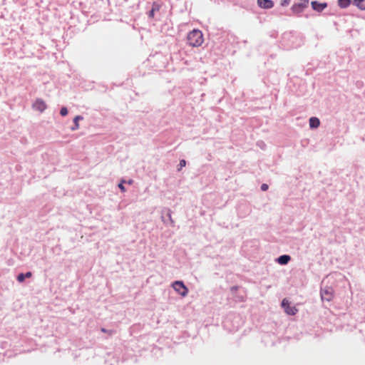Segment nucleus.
Wrapping results in <instances>:
<instances>
[{
    "mask_svg": "<svg viewBox=\"0 0 365 365\" xmlns=\"http://www.w3.org/2000/svg\"><path fill=\"white\" fill-rule=\"evenodd\" d=\"M282 44L286 48H292L300 45L302 39L293 32H287L282 35Z\"/></svg>",
    "mask_w": 365,
    "mask_h": 365,
    "instance_id": "f257e3e1",
    "label": "nucleus"
},
{
    "mask_svg": "<svg viewBox=\"0 0 365 365\" xmlns=\"http://www.w3.org/2000/svg\"><path fill=\"white\" fill-rule=\"evenodd\" d=\"M187 41L190 46L198 47L203 42L202 33L198 29H194L188 33Z\"/></svg>",
    "mask_w": 365,
    "mask_h": 365,
    "instance_id": "f03ea898",
    "label": "nucleus"
},
{
    "mask_svg": "<svg viewBox=\"0 0 365 365\" xmlns=\"http://www.w3.org/2000/svg\"><path fill=\"white\" fill-rule=\"evenodd\" d=\"M172 287L182 297H186L188 294V289L182 281L174 282Z\"/></svg>",
    "mask_w": 365,
    "mask_h": 365,
    "instance_id": "7ed1b4c3",
    "label": "nucleus"
},
{
    "mask_svg": "<svg viewBox=\"0 0 365 365\" xmlns=\"http://www.w3.org/2000/svg\"><path fill=\"white\" fill-rule=\"evenodd\" d=\"M309 0H300V2L295 3L292 6V11L295 14H300L308 7Z\"/></svg>",
    "mask_w": 365,
    "mask_h": 365,
    "instance_id": "20e7f679",
    "label": "nucleus"
},
{
    "mask_svg": "<svg viewBox=\"0 0 365 365\" xmlns=\"http://www.w3.org/2000/svg\"><path fill=\"white\" fill-rule=\"evenodd\" d=\"M321 297L322 300L329 302L334 296V291L331 287H326L321 289Z\"/></svg>",
    "mask_w": 365,
    "mask_h": 365,
    "instance_id": "39448f33",
    "label": "nucleus"
},
{
    "mask_svg": "<svg viewBox=\"0 0 365 365\" xmlns=\"http://www.w3.org/2000/svg\"><path fill=\"white\" fill-rule=\"evenodd\" d=\"M282 307L284 308V312L291 316L295 315L297 312V309L295 307H292L290 303L287 299H284L282 302Z\"/></svg>",
    "mask_w": 365,
    "mask_h": 365,
    "instance_id": "423d86ee",
    "label": "nucleus"
},
{
    "mask_svg": "<svg viewBox=\"0 0 365 365\" xmlns=\"http://www.w3.org/2000/svg\"><path fill=\"white\" fill-rule=\"evenodd\" d=\"M33 108L40 112H43L46 109V103L41 98H38L33 103Z\"/></svg>",
    "mask_w": 365,
    "mask_h": 365,
    "instance_id": "0eeeda50",
    "label": "nucleus"
},
{
    "mask_svg": "<svg viewBox=\"0 0 365 365\" xmlns=\"http://www.w3.org/2000/svg\"><path fill=\"white\" fill-rule=\"evenodd\" d=\"M257 5L262 9H269L274 6V1L272 0H257Z\"/></svg>",
    "mask_w": 365,
    "mask_h": 365,
    "instance_id": "6e6552de",
    "label": "nucleus"
},
{
    "mask_svg": "<svg viewBox=\"0 0 365 365\" xmlns=\"http://www.w3.org/2000/svg\"><path fill=\"white\" fill-rule=\"evenodd\" d=\"M311 5L312 9L318 12L322 11L327 6V3H319L317 1H312Z\"/></svg>",
    "mask_w": 365,
    "mask_h": 365,
    "instance_id": "1a4fd4ad",
    "label": "nucleus"
},
{
    "mask_svg": "<svg viewBox=\"0 0 365 365\" xmlns=\"http://www.w3.org/2000/svg\"><path fill=\"white\" fill-rule=\"evenodd\" d=\"M291 259V257L289 255H284L279 257L277 259V262L280 264H287L289 260Z\"/></svg>",
    "mask_w": 365,
    "mask_h": 365,
    "instance_id": "9d476101",
    "label": "nucleus"
},
{
    "mask_svg": "<svg viewBox=\"0 0 365 365\" xmlns=\"http://www.w3.org/2000/svg\"><path fill=\"white\" fill-rule=\"evenodd\" d=\"M309 127L311 128H317L320 125L319 120L316 117H312L309 118Z\"/></svg>",
    "mask_w": 365,
    "mask_h": 365,
    "instance_id": "9b49d317",
    "label": "nucleus"
},
{
    "mask_svg": "<svg viewBox=\"0 0 365 365\" xmlns=\"http://www.w3.org/2000/svg\"><path fill=\"white\" fill-rule=\"evenodd\" d=\"M32 276V273L31 272H27L26 273H20L16 279L19 282L21 283L24 281L26 278H30Z\"/></svg>",
    "mask_w": 365,
    "mask_h": 365,
    "instance_id": "f8f14e48",
    "label": "nucleus"
},
{
    "mask_svg": "<svg viewBox=\"0 0 365 365\" xmlns=\"http://www.w3.org/2000/svg\"><path fill=\"white\" fill-rule=\"evenodd\" d=\"M352 3L358 9L365 10V0H352Z\"/></svg>",
    "mask_w": 365,
    "mask_h": 365,
    "instance_id": "ddd939ff",
    "label": "nucleus"
},
{
    "mask_svg": "<svg viewBox=\"0 0 365 365\" xmlns=\"http://www.w3.org/2000/svg\"><path fill=\"white\" fill-rule=\"evenodd\" d=\"M83 117L81 115H76L73 119V126L71 127V130H76L79 128L78 120H82Z\"/></svg>",
    "mask_w": 365,
    "mask_h": 365,
    "instance_id": "4468645a",
    "label": "nucleus"
},
{
    "mask_svg": "<svg viewBox=\"0 0 365 365\" xmlns=\"http://www.w3.org/2000/svg\"><path fill=\"white\" fill-rule=\"evenodd\" d=\"M351 0H338V5L342 9L347 8L350 6Z\"/></svg>",
    "mask_w": 365,
    "mask_h": 365,
    "instance_id": "2eb2a0df",
    "label": "nucleus"
},
{
    "mask_svg": "<svg viewBox=\"0 0 365 365\" xmlns=\"http://www.w3.org/2000/svg\"><path fill=\"white\" fill-rule=\"evenodd\" d=\"M159 10V7L158 5H153L152 9L149 11L148 13V16L150 18H153L154 17V14H155V12L156 11H158Z\"/></svg>",
    "mask_w": 365,
    "mask_h": 365,
    "instance_id": "dca6fc26",
    "label": "nucleus"
},
{
    "mask_svg": "<svg viewBox=\"0 0 365 365\" xmlns=\"http://www.w3.org/2000/svg\"><path fill=\"white\" fill-rule=\"evenodd\" d=\"M185 165H186V160H184V159L180 160V163H179V165H178L179 168H178V170H180Z\"/></svg>",
    "mask_w": 365,
    "mask_h": 365,
    "instance_id": "f3484780",
    "label": "nucleus"
},
{
    "mask_svg": "<svg viewBox=\"0 0 365 365\" xmlns=\"http://www.w3.org/2000/svg\"><path fill=\"white\" fill-rule=\"evenodd\" d=\"M60 114L62 116H66L68 114V109L66 107H62L60 110Z\"/></svg>",
    "mask_w": 365,
    "mask_h": 365,
    "instance_id": "a211bd4d",
    "label": "nucleus"
},
{
    "mask_svg": "<svg viewBox=\"0 0 365 365\" xmlns=\"http://www.w3.org/2000/svg\"><path fill=\"white\" fill-rule=\"evenodd\" d=\"M125 180H122L120 183L118 184V187L122 192H125L126 191L125 187L123 185Z\"/></svg>",
    "mask_w": 365,
    "mask_h": 365,
    "instance_id": "6ab92c4d",
    "label": "nucleus"
},
{
    "mask_svg": "<svg viewBox=\"0 0 365 365\" xmlns=\"http://www.w3.org/2000/svg\"><path fill=\"white\" fill-rule=\"evenodd\" d=\"M290 3V0H281L280 5L282 6H288Z\"/></svg>",
    "mask_w": 365,
    "mask_h": 365,
    "instance_id": "aec40b11",
    "label": "nucleus"
},
{
    "mask_svg": "<svg viewBox=\"0 0 365 365\" xmlns=\"http://www.w3.org/2000/svg\"><path fill=\"white\" fill-rule=\"evenodd\" d=\"M268 189V185L267 184H262L261 185V190L262 191H266Z\"/></svg>",
    "mask_w": 365,
    "mask_h": 365,
    "instance_id": "412c9836",
    "label": "nucleus"
},
{
    "mask_svg": "<svg viewBox=\"0 0 365 365\" xmlns=\"http://www.w3.org/2000/svg\"><path fill=\"white\" fill-rule=\"evenodd\" d=\"M101 331H102V332H104V333H110V334H111V332H112L111 331H108V330H107V329H106L105 328H102V329H101Z\"/></svg>",
    "mask_w": 365,
    "mask_h": 365,
    "instance_id": "4be33fe9",
    "label": "nucleus"
},
{
    "mask_svg": "<svg viewBox=\"0 0 365 365\" xmlns=\"http://www.w3.org/2000/svg\"><path fill=\"white\" fill-rule=\"evenodd\" d=\"M168 216H169V218H170V220L171 222H173V220H172V219H171V215H170V213H168Z\"/></svg>",
    "mask_w": 365,
    "mask_h": 365,
    "instance_id": "5701e85b",
    "label": "nucleus"
},
{
    "mask_svg": "<svg viewBox=\"0 0 365 365\" xmlns=\"http://www.w3.org/2000/svg\"><path fill=\"white\" fill-rule=\"evenodd\" d=\"M229 319H227L225 322V325L227 326V323L228 322Z\"/></svg>",
    "mask_w": 365,
    "mask_h": 365,
    "instance_id": "b1692460",
    "label": "nucleus"
},
{
    "mask_svg": "<svg viewBox=\"0 0 365 365\" xmlns=\"http://www.w3.org/2000/svg\"><path fill=\"white\" fill-rule=\"evenodd\" d=\"M128 183H129V184H131V183H132V180H129V181H128Z\"/></svg>",
    "mask_w": 365,
    "mask_h": 365,
    "instance_id": "393cba45",
    "label": "nucleus"
}]
</instances>
